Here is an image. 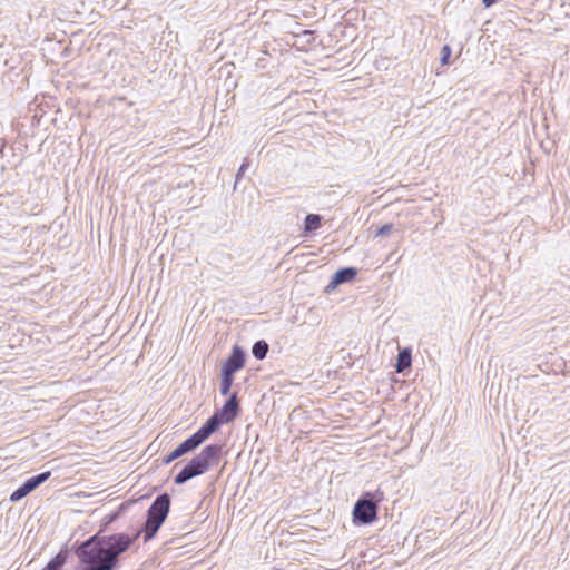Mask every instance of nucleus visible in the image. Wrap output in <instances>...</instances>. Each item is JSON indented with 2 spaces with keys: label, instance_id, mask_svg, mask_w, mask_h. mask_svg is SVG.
Instances as JSON below:
<instances>
[{
  "label": "nucleus",
  "instance_id": "1",
  "mask_svg": "<svg viewBox=\"0 0 570 570\" xmlns=\"http://www.w3.org/2000/svg\"><path fill=\"white\" fill-rule=\"evenodd\" d=\"M170 502L171 500L168 493H161L157 495L147 510L146 521L134 534L116 532L108 537H101V539L121 537V541L126 543L122 554L126 553L136 543L141 534L144 535L145 542L150 541L156 537L158 530L167 519L170 510Z\"/></svg>",
  "mask_w": 570,
  "mask_h": 570
},
{
  "label": "nucleus",
  "instance_id": "2",
  "mask_svg": "<svg viewBox=\"0 0 570 570\" xmlns=\"http://www.w3.org/2000/svg\"><path fill=\"white\" fill-rule=\"evenodd\" d=\"M222 452L223 445L217 443L207 444L174 476V483L181 485L193 478L205 474L219 463Z\"/></svg>",
  "mask_w": 570,
  "mask_h": 570
},
{
  "label": "nucleus",
  "instance_id": "3",
  "mask_svg": "<svg viewBox=\"0 0 570 570\" xmlns=\"http://www.w3.org/2000/svg\"><path fill=\"white\" fill-rule=\"evenodd\" d=\"M240 413V405L236 393H232L223 406L215 411L206 422L198 429L200 434L207 440L213 433L218 431L222 425L233 422Z\"/></svg>",
  "mask_w": 570,
  "mask_h": 570
},
{
  "label": "nucleus",
  "instance_id": "4",
  "mask_svg": "<svg viewBox=\"0 0 570 570\" xmlns=\"http://www.w3.org/2000/svg\"><path fill=\"white\" fill-rule=\"evenodd\" d=\"M379 492H364L356 500L352 511V521L355 525H368L377 519Z\"/></svg>",
  "mask_w": 570,
  "mask_h": 570
},
{
  "label": "nucleus",
  "instance_id": "5",
  "mask_svg": "<svg viewBox=\"0 0 570 570\" xmlns=\"http://www.w3.org/2000/svg\"><path fill=\"white\" fill-rule=\"evenodd\" d=\"M205 441H206V439L197 430L191 435H189L187 439H185L183 442H180L166 456H164L163 464H170L171 462L179 459L180 456L195 451Z\"/></svg>",
  "mask_w": 570,
  "mask_h": 570
},
{
  "label": "nucleus",
  "instance_id": "6",
  "mask_svg": "<svg viewBox=\"0 0 570 570\" xmlns=\"http://www.w3.org/2000/svg\"><path fill=\"white\" fill-rule=\"evenodd\" d=\"M51 475L50 471L39 473L37 475H33L29 479H27L18 489H16L10 494V501L11 502H18L24 497H27L29 493H31L33 490H36L38 487H40L42 483H45Z\"/></svg>",
  "mask_w": 570,
  "mask_h": 570
},
{
  "label": "nucleus",
  "instance_id": "7",
  "mask_svg": "<svg viewBox=\"0 0 570 570\" xmlns=\"http://www.w3.org/2000/svg\"><path fill=\"white\" fill-rule=\"evenodd\" d=\"M246 363V352L239 345H234L228 357L223 362L220 372L235 375Z\"/></svg>",
  "mask_w": 570,
  "mask_h": 570
},
{
  "label": "nucleus",
  "instance_id": "8",
  "mask_svg": "<svg viewBox=\"0 0 570 570\" xmlns=\"http://www.w3.org/2000/svg\"><path fill=\"white\" fill-rule=\"evenodd\" d=\"M357 273L358 271L356 267L348 266L340 268L333 274L330 283L325 287V292L330 293L334 291L337 286L354 281L357 276Z\"/></svg>",
  "mask_w": 570,
  "mask_h": 570
},
{
  "label": "nucleus",
  "instance_id": "9",
  "mask_svg": "<svg viewBox=\"0 0 570 570\" xmlns=\"http://www.w3.org/2000/svg\"><path fill=\"white\" fill-rule=\"evenodd\" d=\"M412 366V351L410 347H404L399 351L395 363V371L405 374Z\"/></svg>",
  "mask_w": 570,
  "mask_h": 570
},
{
  "label": "nucleus",
  "instance_id": "10",
  "mask_svg": "<svg viewBox=\"0 0 570 570\" xmlns=\"http://www.w3.org/2000/svg\"><path fill=\"white\" fill-rule=\"evenodd\" d=\"M126 509H127V503L124 502L117 508L116 511L104 517V519L101 520L100 529L96 534H99L100 537H108L109 534H102V533L107 531V529L110 524H112L116 520H118V518L125 512Z\"/></svg>",
  "mask_w": 570,
  "mask_h": 570
},
{
  "label": "nucleus",
  "instance_id": "11",
  "mask_svg": "<svg viewBox=\"0 0 570 570\" xmlns=\"http://www.w3.org/2000/svg\"><path fill=\"white\" fill-rule=\"evenodd\" d=\"M323 216L318 214H307L304 219L303 233L311 235L322 226Z\"/></svg>",
  "mask_w": 570,
  "mask_h": 570
},
{
  "label": "nucleus",
  "instance_id": "12",
  "mask_svg": "<svg viewBox=\"0 0 570 570\" xmlns=\"http://www.w3.org/2000/svg\"><path fill=\"white\" fill-rule=\"evenodd\" d=\"M68 560L67 551H59L53 558H51L48 563L42 568V570H62Z\"/></svg>",
  "mask_w": 570,
  "mask_h": 570
},
{
  "label": "nucleus",
  "instance_id": "13",
  "mask_svg": "<svg viewBox=\"0 0 570 570\" xmlns=\"http://www.w3.org/2000/svg\"><path fill=\"white\" fill-rule=\"evenodd\" d=\"M269 346L265 340H258L252 347V354L256 360H264L268 353Z\"/></svg>",
  "mask_w": 570,
  "mask_h": 570
},
{
  "label": "nucleus",
  "instance_id": "14",
  "mask_svg": "<svg viewBox=\"0 0 570 570\" xmlns=\"http://www.w3.org/2000/svg\"><path fill=\"white\" fill-rule=\"evenodd\" d=\"M234 383V375L225 374L220 372V384L219 392L222 395L227 396L230 395V389Z\"/></svg>",
  "mask_w": 570,
  "mask_h": 570
},
{
  "label": "nucleus",
  "instance_id": "15",
  "mask_svg": "<svg viewBox=\"0 0 570 570\" xmlns=\"http://www.w3.org/2000/svg\"><path fill=\"white\" fill-rule=\"evenodd\" d=\"M248 167H249V160L247 158H245L236 174V179H235V185H234L235 189L237 187L238 181L242 179V177L244 176V174L248 169Z\"/></svg>",
  "mask_w": 570,
  "mask_h": 570
},
{
  "label": "nucleus",
  "instance_id": "16",
  "mask_svg": "<svg viewBox=\"0 0 570 570\" xmlns=\"http://www.w3.org/2000/svg\"><path fill=\"white\" fill-rule=\"evenodd\" d=\"M452 55V49L449 45H444L441 49V57H440V61L442 65H448L449 63V60H450V57Z\"/></svg>",
  "mask_w": 570,
  "mask_h": 570
},
{
  "label": "nucleus",
  "instance_id": "17",
  "mask_svg": "<svg viewBox=\"0 0 570 570\" xmlns=\"http://www.w3.org/2000/svg\"><path fill=\"white\" fill-rule=\"evenodd\" d=\"M393 229V224H384L375 230V237H383L389 235Z\"/></svg>",
  "mask_w": 570,
  "mask_h": 570
},
{
  "label": "nucleus",
  "instance_id": "18",
  "mask_svg": "<svg viewBox=\"0 0 570 570\" xmlns=\"http://www.w3.org/2000/svg\"><path fill=\"white\" fill-rule=\"evenodd\" d=\"M498 2V0H482V3L485 8H490L492 7L493 4H495Z\"/></svg>",
  "mask_w": 570,
  "mask_h": 570
}]
</instances>
